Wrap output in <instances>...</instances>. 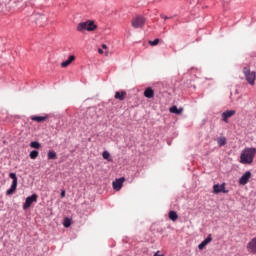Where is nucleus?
I'll use <instances>...</instances> for the list:
<instances>
[{"label": "nucleus", "instance_id": "obj_22", "mask_svg": "<svg viewBox=\"0 0 256 256\" xmlns=\"http://www.w3.org/2000/svg\"><path fill=\"white\" fill-rule=\"evenodd\" d=\"M30 148L39 150L41 148V143L38 141L30 142Z\"/></svg>", "mask_w": 256, "mask_h": 256}, {"label": "nucleus", "instance_id": "obj_11", "mask_svg": "<svg viewBox=\"0 0 256 256\" xmlns=\"http://www.w3.org/2000/svg\"><path fill=\"white\" fill-rule=\"evenodd\" d=\"M212 241V234H208L207 237L198 245L199 250H204L205 247Z\"/></svg>", "mask_w": 256, "mask_h": 256}, {"label": "nucleus", "instance_id": "obj_2", "mask_svg": "<svg viewBox=\"0 0 256 256\" xmlns=\"http://www.w3.org/2000/svg\"><path fill=\"white\" fill-rule=\"evenodd\" d=\"M96 29H97V25H95L93 21L80 22L77 25L78 32H84V31L93 32Z\"/></svg>", "mask_w": 256, "mask_h": 256}, {"label": "nucleus", "instance_id": "obj_5", "mask_svg": "<svg viewBox=\"0 0 256 256\" xmlns=\"http://www.w3.org/2000/svg\"><path fill=\"white\" fill-rule=\"evenodd\" d=\"M37 199H38V195L36 193L26 197V201L24 202V205L22 208L24 210H28L34 202H37Z\"/></svg>", "mask_w": 256, "mask_h": 256}, {"label": "nucleus", "instance_id": "obj_26", "mask_svg": "<svg viewBox=\"0 0 256 256\" xmlns=\"http://www.w3.org/2000/svg\"><path fill=\"white\" fill-rule=\"evenodd\" d=\"M63 226L65 228H69L71 226V219L69 217H65L63 220Z\"/></svg>", "mask_w": 256, "mask_h": 256}, {"label": "nucleus", "instance_id": "obj_17", "mask_svg": "<svg viewBox=\"0 0 256 256\" xmlns=\"http://www.w3.org/2000/svg\"><path fill=\"white\" fill-rule=\"evenodd\" d=\"M17 185L16 183H12V186H10V188L8 190H6V196H11L15 193V191L17 190Z\"/></svg>", "mask_w": 256, "mask_h": 256}, {"label": "nucleus", "instance_id": "obj_3", "mask_svg": "<svg viewBox=\"0 0 256 256\" xmlns=\"http://www.w3.org/2000/svg\"><path fill=\"white\" fill-rule=\"evenodd\" d=\"M243 74L246 78V81L249 82L251 86L255 85V80H256V72L250 71L247 67L243 69Z\"/></svg>", "mask_w": 256, "mask_h": 256}, {"label": "nucleus", "instance_id": "obj_10", "mask_svg": "<svg viewBox=\"0 0 256 256\" xmlns=\"http://www.w3.org/2000/svg\"><path fill=\"white\" fill-rule=\"evenodd\" d=\"M247 250L251 254H256V237L252 238L247 244Z\"/></svg>", "mask_w": 256, "mask_h": 256}, {"label": "nucleus", "instance_id": "obj_18", "mask_svg": "<svg viewBox=\"0 0 256 256\" xmlns=\"http://www.w3.org/2000/svg\"><path fill=\"white\" fill-rule=\"evenodd\" d=\"M125 96H126L125 91H122V92L116 91L115 95H114L115 99H117L119 101H123L125 99Z\"/></svg>", "mask_w": 256, "mask_h": 256}, {"label": "nucleus", "instance_id": "obj_21", "mask_svg": "<svg viewBox=\"0 0 256 256\" xmlns=\"http://www.w3.org/2000/svg\"><path fill=\"white\" fill-rule=\"evenodd\" d=\"M102 157L104 160H107L108 162H111L112 161V158H111V155H110V152L105 150L102 152Z\"/></svg>", "mask_w": 256, "mask_h": 256}, {"label": "nucleus", "instance_id": "obj_30", "mask_svg": "<svg viewBox=\"0 0 256 256\" xmlns=\"http://www.w3.org/2000/svg\"><path fill=\"white\" fill-rule=\"evenodd\" d=\"M154 256H161V255L159 254V251H157L154 253Z\"/></svg>", "mask_w": 256, "mask_h": 256}, {"label": "nucleus", "instance_id": "obj_32", "mask_svg": "<svg viewBox=\"0 0 256 256\" xmlns=\"http://www.w3.org/2000/svg\"><path fill=\"white\" fill-rule=\"evenodd\" d=\"M109 55V52L108 51H105V56L107 57Z\"/></svg>", "mask_w": 256, "mask_h": 256}, {"label": "nucleus", "instance_id": "obj_25", "mask_svg": "<svg viewBox=\"0 0 256 256\" xmlns=\"http://www.w3.org/2000/svg\"><path fill=\"white\" fill-rule=\"evenodd\" d=\"M160 43V39L159 38H155L153 41L152 40H149L148 41V44L152 47H156L158 46V44Z\"/></svg>", "mask_w": 256, "mask_h": 256}, {"label": "nucleus", "instance_id": "obj_8", "mask_svg": "<svg viewBox=\"0 0 256 256\" xmlns=\"http://www.w3.org/2000/svg\"><path fill=\"white\" fill-rule=\"evenodd\" d=\"M124 182H125V177H120V178L115 179L112 182L113 190L120 191L122 189V187H123V183Z\"/></svg>", "mask_w": 256, "mask_h": 256}, {"label": "nucleus", "instance_id": "obj_12", "mask_svg": "<svg viewBox=\"0 0 256 256\" xmlns=\"http://www.w3.org/2000/svg\"><path fill=\"white\" fill-rule=\"evenodd\" d=\"M76 60L75 55H70L65 61L61 62L62 68H67Z\"/></svg>", "mask_w": 256, "mask_h": 256}, {"label": "nucleus", "instance_id": "obj_28", "mask_svg": "<svg viewBox=\"0 0 256 256\" xmlns=\"http://www.w3.org/2000/svg\"><path fill=\"white\" fill-rule=\"evenodd\" d=\"M101 47H102L103 50H107L108 49V46L106 44H102Z\"/></svg>", "mask_w": 256, "mask_h": 256}, {"label": "nucleus", "instance_id": "obj_29", "mask_svg": "<svg viewBox=\"0 0 256 256\" xmlns=\"http://www.w3.org/2000/svg\"><path fill=\"white\" fill-rule=\"evenodd\" d=\"M98 53H99L100 55H102V54H104V51H103L101 48H98Z\"/></svg>", "mask_w": 256, "mask_h": 256}, {"label": "nucleus", "instance_id": "obj_24", "mask_svg": "<svg viewBox=\"0 0 256 256\" xmlns=\"http://www.w3.org/2000/svg\"><path fill=\"white\" fill-rule=\"evenodd\" d=\"M38 156H39V151L38 150L30 151V159L36 160Z\"/></svg>", "mask_w": 256, "mask_h": 256}, {"label": "nucleus", "instance_id": "obj_9", "mask_svg": "<svg viewBox=\"0 0 256 256\" xmlns=\"http://www.w3.org/2000/svg\"><path fill=\"white\" fill-rule=\"evenodd\" d=\"M236 114V110H226L221 114L222 121L228 123V119Z\"/></svg>", "mask_w": 256, "mask_h": 256}, {"label": "nucleus", "instance_id": "obj_16", "mask_svg": "<svg viewBox=\"0 0 256 256\" xmlns=\"http://www.w3.org/2000/svg\"><path fill=\"white\" fill-rule=\"evenodd\" d=\"M30 119H32V121H34V122L42 123V122H44L48 119V116H36V115H34V116L30 117Z\"/></svg>", "mask_w": 256, "mask_h": 256}, {"label": "nucleus", "instance_id": "obj_23", "mask_svg": "<svg viewBox=\"0 0 256 256\" xmlns=\"http://www.w3.org/2000/svg\"><path fill=\"white\" fill-rule=\"evenodd\" d=\"M9 177L10 179H12V184H18V178L16 173L10 172Z\"/></svg>", "mask_w": 256, "mask_h": 256}, {"label": "nucleus", "instance_id": "obj_27", "mask_svg": "<svg viewBox=\"0 0 256 256\" xmlns=\"http://www.w3.org/2000/svg\"><path fill=\"white\" fill-rule=\"evenodd\" d=\"M65 195H66V191H65V190H61V192H60V197H61V198H64Z\"/></svg>", "mask_w": 256, "mask_h": 256}, {"label": "nucleus", "instance_id": "obj_1", "mask_svg": "<svg viewBox=\"0 0 256 256\" xmlns=\"http://www.w3.org/2000/svg\"><path fill=\"white\" fill-rule=\"evenodd\" d=\"M256 156V148L248 147L242 150L240 154V163L243 165H250L253 163Z\"/></svg>", "mask_w": 256, "mask_h": 256}, {"label": "nucleus", "instance_id": "obj_19", "mask_svg": "<svg viewBox=\"0 0 256 256\" xmlns=\"http://www.w3.org/2000/svg\"><path fill=\"white\" fill-rule=\"evenodd\" d=\"M47 159L48 160H56L57 159V153L53 150H49L47 152Z\"/></svg>", "mask_w": 256, "mask_h": 256}, {"label": "nucleus", "instance_id": "obj_13", "mask_svg": "<svg viewBox=\"0 0 256 256\" xmlns=\"http://www.w3.org/2000/svg\"><path fill=\"white\" fill-rule=\"evenodd\" d=\"M144 97L147 98V99L154 98V90L151 87H147L144 90Z\"/></svg>", "mask_w": 256, "mask_h": 256}, {"label": "nucleus", "instance_id": "obj_20", "mask_svg": "<svg viewBox=\"0 0 256 256\" xmlns=\"http://www.w3.org/2000/svg\"><path fill=\"white\" fill-rule=\"evenodd\" d=\"M169 219H170L171 221H173V222L177 221V219H178V214H177V212L174 211V210L169 211Z\"/></svg>", "mask_w": 256, "mask_h": 256}, {"label": "nucleus", "instance_id": "obj_7", "mask_svg": "<svg viewBox=\"0 0 256 256\" xmlns=\"http://www.w3.org/2000/svg\"><path fill=\"white\" fill-rule=\"evenodd\" d=\"M252 177V173L251 171H246L242 177L239 178V185L241 186H245L249 183V180L251 179Z\"/></svg>", "mask_w": 256, "mask_h": 256}, {"label": "nucleus", "instance_id": "obj_15", "mask_svg": "<svg viewBox=\"0 0 256 256\" xmlns=\"http://www.w3.org/2000/svg\"><path fill=\"white\" fill-rule=\"evenodd\" d=\"M214 141L217 142L219 147H223L227 144V139L224 136L218 137V138H214Z\"/></svg>", "mask_w": 256, "mask_h": 256}, {"label": "nucleus", "instance_id": "obj_6", "mask_svg": "<svg viewBox=\"0 0 256 256\" xmlns=\"http://www.w3.org/2000/svg\"><path fill=\"white\" fill-rule=\"evenodd\" d=\"M225 186H226V183L214 184L213 185V193L214 194H220V193L228 194L229 190H227Z\"/></svg>", "mask_w": 256, "mask_h": 256}, {"label": "nucleus", "instance_id": "obj_4", "mask_svg": "<svg viewBox=\"0 0 256 256\" xmlns=\"http://www.w3.org/2000/svg\"><path fill=\"white\" fill-rule=\"evenodd\" d=\"M131 25L134 29L142 28L145 25V18L143 16H136L132 19Z\"/></svg>", "mask_w": 256, "mask_h": 256}, {"label": "nucleus", "instance_id": "obj_31", "mask_svg": "<svg viewBox=\"0 0 256 256\" xmlns=\"http://www.w3.org/2000/svg\"><path fill=\"white\" fill-rule=\"evenodd\" d=\"M162 18L164 19V20H168L169 18L167 17V16H162Z\"/></svg>", "mask_w": 256, "mask_h": 256}, {"label": "nucleus", "instance_id": "obj_14", "mask_svg": "<svg viewBox=\"0 0 256 256\" xmlns=\"http://www.w3.org/2000/svg\"><path fill=\"white\" fill-rule=\"evenodd\" d=\"M169 112L175 115H181L183 112V108L182 107L178 108L176 105H173L172 107L169 108Z\"/></svg>", "mask_w": 256, "mask_h": 256}]
</instances>
